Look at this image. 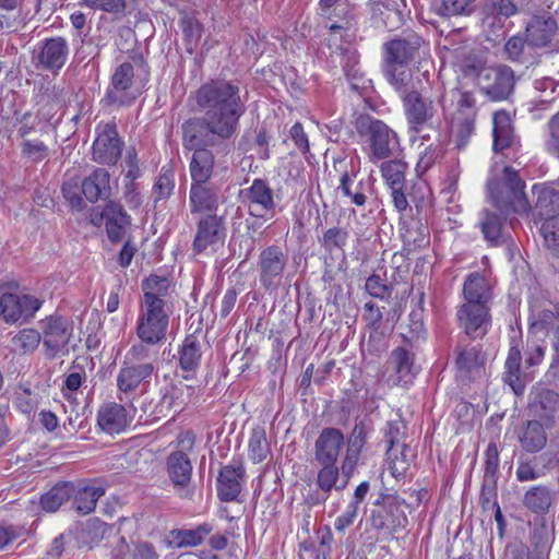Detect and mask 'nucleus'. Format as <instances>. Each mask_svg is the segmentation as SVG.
<instances>
[{"mask_svg":"<svg viewBox=\"0 0 559 559\" xmlns=\"http://www.w3.org/2000/svg\"><path fill=\"white\" fill-rule=\"evenodd\" d=\"M190 98L203 116L182 124L183 146L194 151L190 162L192 183L207 182L214 167V155L207 147L221 146L237 136L247 99L238 82L221 79L205 82Z\"/></svg>","mask_w":559,"mask_h":559,"instance_id":"nucleus-1","label":"nucleus"},{"mask_svg":"<svg viewBox=\"0 0 559 559\" xmlns=\"http://www.w3.org/2000/svg\"><path fill=\"white\" fill-rule=\"evenodd\" d=\"M345 447L343 432L333 427L324 428L314 441V460L321 468L317 475V486L324 492L342 491L349 480L343 479L337 461Z\"/></svg>","mask_w":559,"mask_h":559,"instance_id":"nucleus-2","label":"nucleus"},{"mask_svg":"<svg viewBox=\"0 0 559 559\" xmlns=\"http://www.w3.org/2000/svg\"><path fill=\"white\" fill-rule=\"evenodd\" d=\"M487 188L493 206L502 214H521L528 211L530 203L524 192L525 182L512 167H504L502 178L490 179Z\"/></svg>","mask_w":559,"mask_h":559,"instance_id":"nucleus-3","label":"nucleus"},{"mask_svg":"<svg viewBox=\"0 0 559 559\" xmlns=\"http://www.w3.org/2000/svg\"><path fill=\"white\" fill-rule=\"evenodd\" d=\"M404 115L412 139L430 140L431 133L439 134L438 109L432 99L419 92L406 94L402 98Z\"/></svg>","mask_w":559,"mask_h":559,"instance_id":"nucleus-4","label":"nucleus"},{"mask_svg":"<svg viewBox=\"0 0 559 559\" xmlns=\"http://www.w3.org/2000/svg\"><path fill=\"white\" fill-rule=\"evenodd\" d=\"M195 437L191 431H185L177 437V450L166 459V472L175 491L181 498H191L189 489L192 476V463L189 453L193 450Z\"/></svg>","mask_w":559,"mask_h":559,"instance_id":"nucleus-5","label":"nucleus"},{"mask_svg":"<svg viewBox=\"0 0 559 559\" xmlns=\"http://www.w3.org/2000/svg\"><path fill=\"white\" fill-rule=\"evenodd\" d=\"M169 316L165 307L159 306L154 299L141 302L136 322V335L139 340L147 343H162L166 340Z\"/></svg>","mask_w":559,"mask_h":559,"instance_id":"nucleus-6","label":"nucleus"},{"mask_svg":"<svg viewBox=\"0 0 559 559\" xmlns=\"http://www.w3.org/2000/svg\"><path fill=\"white\" fill-rule=\"evenodd\" d=\"M366 135L368 158L373 163L391 158L400 151L396 132L381 120L371 119Z\"/></svg>","mask_w":559,"mask_h":559,"instance_id":"nucleus-7","label":"nucleus"},{"mask_svg":"<svg viewBox=\"0 0 559 559\" xmlns=\"http://www.w3.org/2000/svg\"><path fill=\"white\" fill-rule=\"evenodd\" d=\"M287 264L288 255L282 247L271 245L264 248L258 259L260 285L269 292H275L282 283Z\"/></svg>","mask_w":559,"mask_h":559,"instance_id":"nucleus-8","label":"nucleus"},{"mask_svg":"<svg viewBox=\"0 0 559 559\" xmlns=\"http://www.w3.org/2000/svg\"><path fill=\"white\" fill-rule=\"evenodd\" d=\"M92 145V159L100 165H116L121 158L123 140L115 122L99 123Z\"/></svg>","mask_w":559,"mask_h":559,"instance_id":"nucleus-9","label":"nucleus"},{"mask_svg":"<svg viewBox=\"0 0 559 559\" xmlns=\"http://www.w3.org/2000/svg\"><path fill=\"white\" fill-rule=\"evenodd\" d=\"M46 356L55 358L69 353L68 344L72 336V325L62 317H49L41 322Z\"/></svg>","mask_w":559,"mask_h":559,"instance_id":"nucleus-10","label":"nucleus"},{"mask_svg":"<svg viewBox=\"0 0 559 559\" xmlns=\"http://www.w3.org/2000/svg\"><path fill=\"white\" fill-rule=\"evenodd\" d=\"M476 84L491 99H506L513 88V71L507 66L487 67L479 73Z\"/></svg>","mask_w":559,"mask_h":559,"instance_id":"nucleus-11","label":"nucleus"},{"mask_svg":"<svg viewBox=\"0 0 559 559\" xmlns=\"http://www.w3.org/2000/svg\"><path fill=\"white\" fill-rule=\"evenodd\" d=\"M41 301L32 295L5 293L0 297V314L7 323L26 321L34 317Z\"/></svg>","mask_w":559,"mask_h":559,"instance_id":"nucleus-12","label":"nucleus"},{"mask_svg":"<svg viewBox=\"0 0 559 559\" xmlns=\"http://www.w3.org/2000/svg\"><path fill=\"white\" fill-rule=\"evenodd\" d=\"M226 237L225 218L223 215L206 214L197 224V233L192 249L197 253H203L209 248L214 249Z\"/></svg>","mask_w":559,"mask_h":559,"instance_id":"nucleus-13","label":"nucleus"},{"mask_svg":"<svg viewBox=\"0 0 559 559\" xmlns=\"http://www.w3.org/2000/svg\"><path fill=\"white\" fill-rule=\"evenodd\" d=\"M425 40L414 32H404L403 35L384 44V63L408 64L419 56Z\"/></svg>","mask_w":559,"mask_h":559,"instance_id":"nucleus-14","label":"nucleus"},{"mask_svg":"<svg viewBox=\"0 0 559 559\" xmlns=\"http://www.w3.org/2000/svg\"><path fill=\"white\" fill-rule=\"evenodd\" d=\"M460 326L472 338L484 336L490 326L488 305L464 302L457 310Z\"/></svg>","mask_w":559,"mask_h":559,"instance_id":"nucleus-15","label":"nucleus"},{"mask_svg":"<svg viewBox=\"0 0 559 559\" xmlns=\"http://www.w3.org/2000/svg\"><path fill=\"white\" fill-rule=\"evenodd\" d=\"M405 507L407 506L404 500L388 498L382 508L372 512L371 526L377 531H388L390 533L404 528L408 523L404 511Z\"/></svg>","mask_w":559,"mask_h":559,"instance_id":"nucleus-16","label":"nucleus"},{"mask_svg":"<svg viewBox=\"0 0 559 559\" xmlns=\"http://www.w3.org/2000/svg\"><path fill=\"white\" fill-rule=\"evenodd\" d=\"M370 429L362 421H356L355 426L345 442V455L341 462V471L343 472V479L349 480L360 460L362 450L367 443Z\"/></svg>","mask_w":559,"mask_h":559,"instance_id":"nucleus-17","label":"nucleus"},{"mask_svg":"<svg viewBox=\"0 0 559 559\" xmlns=\"http://www.w3.org/2000/svg\"><path fill=\"white\" fill-rule=\"evenodd\" d=\"M134 80V68L130 62H123L116 68L106 98L110 104L118 106L130 105L135 95L130 93Z\"/></svg>","mask_w":559,"mask_h":559,"instance_id":"nucleus-18","label":"nucleus"},{"mask_svg":"<svg viewBox=\"0 0 559 559\" xmlns=\"http://www.w3.org/2000/svg\"><path fill=\"white\" fill-rule=\"evenodd\" d=\"M189 201L191 213L216 214L219 204L225 201V195L217 186L210 181L191 183Z\"/></svg>","mask_w":559,"mask_h":559,"instance_id":"nucleus-19","label":"nucleus"},{"mask_svg":"<svg viewBox=\"0 0 559 559\" xmlns=\"http://www.w3.org/2000/svg\"><path fill=\"white\" fill-rule=\"evenodd\" d=\"M528 409L535 420L552 427L559 411V393L549 389L538 390L532 395Z\"/></svg>","mask_w":559,"mask_h":559,"instance_id":"nucleus-20","label":"nucleus"},{"mask_svg":"<svg viewBox=\"0 0 559 559\" xmlns=\"http://www.w3.org/2000/svg\"><path fill=\"white\" fill-rule=\"evenodd\" d=\"M246 197L251 215L260 218L274 216L275 201L273 190L264 180L254 179L247 189Z\"/></svg>","mask_w":559,"mask_h":559,"instance_id":"nucleus-21","label":"nucleus"},{"mask_svg":"<svg viewBox=\"0 0 559 559\" xmlns=\"http://www.w3.org/2000/svg\"><path fill=\"white\" fill-rule=\"evenodd\" d=\"M558 29L557 21L548 14L534 15L526 24L528 48L548 47Z\"/></svg>","mask_w":559,"mask_h":559,"instance_id":"nucleus-22","label":"nucleus"},{"mask_svg":"<svg viewBox=\"0 0 559 559\" xmlns=\"http://www.w3.org/2000/svg\"><path fill=\"white\" fill-rule=\"evenodd\" d=\"M69 46L64 38L52 37L41 41L37 52V66L45 70L61 69L68 58Z\"/></svg>","mask_w":559,"mask_h":559,"instance_id":"nucleus-23","label":"nucleus"},{"mask_svg":"<svg viewBox=\"0 0 559 559\" xmlns=\"http://www.w3.org/2000/svg\"><path fill=\"white\" fill-rule=\"evenodd\" d=\"M383 73L388 82L401 94V97L406 94L418 92L417 82L418 78L414 74H418V71L408 67V64L402 63H383Z\"/></svg>","mask_w":559,"mask_h":559,"instance_id":"nucleus-24","label":"nucleus"},{"mask_svg":"<svg viewBox=\"0 0 559 559\" xmlns=\"http://www.w3.org/2000/svg\"><path fill=\"white\" fill-rule=\"evenodd\" d=\"M528 376L522 367V354L518 346H511L504 362L503 381L508 384L515 395H522Z\"/></svg>","mask_w":559,"mask_h":559,"instance_id":"nucleus-25","label":"nucleus"},{"mask_svg":"<svg viewBox=\"0 0 559 559\" xmlns=\"http://www.w3.org/2000/svg\"><path fill=\"white\" fill-rule=\"evenodd\" d=\"M155 366L151 362L124 364L117 376V388L120 393L134 392L142 381L151 378Z\"/></svg>","mask_w":559,"mask_h":559,"instance_id":"nucleus-26","label":"nucleus"},{"mask_svg":"<svg viewBox=\"0 0 559 559\" xmlns=\"http://www.w3.org/2000/svg\"><path fill=\"white\" fill-rule=\"evenodd\" d=\"M245 475L241 465L224 466L217 478V496L222 501H235L241 491L240 480Z\"/></svg>","mask_w":559,"mask_h":559,"instance_id":"nucleus-27","label":"nucleus"},{"mask_svg":"<svg viewBox=\"0 0 559 559\" xmlns=\"http://www.w3.org/2000/svg\"><path fill=\"white\" fill-rule=\"evenodd\" d=\"M493 150L495 152H503L512 148L518 144V138L514 134L511 117L506 110H499L493 114Z\"/></svg>","mask_w":559,"mask_h":559,"instance_id":"nucleus-28","label":"nucleus"},{"mask_svg":"<svg viewBox=\"0 0 559 559\" xmlns=\"http://www.w3.org/2000/svg\"><path fill=\"white\" fill-rule=\"evenodd\" d=\"M129 418L124 406L117 403L104 404L97 415L98 426L108 433H119L129 425Z\"/></svg>","mask_w":559,"mask_h":559,"instance_id":"nucleus-29","label":"nucleus"},{"mask_svg":"<svg viewBox=\"0 0 559 559\" xmlns=\"http://www.w3.org/2000/svg\"><path fill=\"white\" fill-rule=\"evenodd\" d=\"M108 238L114 241H120L130 225V217L122 205L116 202H108L103 210Z\"/></svg>","mask_w":559,"mask_h":559,"instance_id":"nucleus-30","label":"nucleus"},{"mask_svg":"<svg viewBox=\"0 0 559 559\" xmlns=\"http://www.w3.org/2000/svg\"><path fill=\"white\" fill-rule=\"evenodd\" d=\"M531 328L538 331H545L551 336V345L559 356V305L552 309H543L535 313L532 311L530 317Z\"/></svg>","mask_w":559,"mask_h":559,"instance_id":"nucleus-31","label":"nucleus"},{"mask_svg":"<svg viewBox=\"0 0 559 559\" xmlns=\"http://www.w3.org/2000/svg\"><path fill=\"white\" fill-rule=\"evenodd\" d=\"M110 175L105 168H96L81 183V191L90 202L106 199L110 194Z\"/></svg>","mask_w":559,"mask_h":559,"instance_id":"nucleus-32","label":"nucleus"},{"mask_svg":"<svg viewBox=\"0 0 559 559\" xmlns=\"http://www.w3.org/2000/svg\"><path fill=\"white\" fill-rule=\"evenodd\" d=\"M507 215L491 212L489 210H483L479 214V228L484 235V238L495 245L499 246L506 241L504 226Z\"/></svg>","mask_w":559,"mask_h":559,"instance_id":"nucleus-33","label":"nucleus"},{"mask_svg":"<svg viewBox=\"0 0 559 559\" xmlns=\"http://www.w3.org/2000/svg\"><path fill=\"white\" fill-rule=\"evenodd\" d=\"M388 365L395 372V378H391L393 384L406 385L412 381L414 377L413 356L405 348H395L391 353Z\"/></svg>","mask_w":559,"mask_h":559,"instance_id":"nucleus-34","label":"nucleus"},{"mask_svg":"<svg viewBox=\"0 0 559 559\" xmlns=\"http://www.w3.org/2000/svg\"><path fill=\"white\" fill-rule=\"evenodd\" d=\"M456 352V367L461 376L472 377L484 368L486 355L478 346H459Z\"/></svg>","mask_w":559,"mask_h":559,"instance_id":"nucleus-35","label":"nucleus"},{"mask_svg":"<svg viewBox=\"0 0 559 559\" xmlns=\"http://www.w3.org/2000/svg\"><path fill=\"white\" fill-rule=\"evenodd\" d=\"M554 501L552 491L545 485L530 487L523 496V506L535 514L548 513Z\"/></svg>","mask_w":559,"mask_h":559,"instance_id":"nucleus-36","label":"nucleus"},{"mask_svg":"<svg viewBox=\"0 0 559 559\" xmlns=\"http://www.w3.org/2000/svg\"><path fill=\"white\" fill-rule=\"evenodd\" d=\"M194 389L190 385L183 384L180 382L179 384H171L167 388L157 405L159 412L164 411L169 412H178L183 408V406L188 403L190 396L192 395Z\"/></svg>","mask_w":559,"mask_h":559,"instance_id":"nucleus-37","label":"nucleus"},{"mask_svg":"<svg viewBox=\"0 0 559 559\" xmlns=\"http://www.w3.org/2000/svg\"><path fill=\"white\" fill-rule=\"evenodd\" d=\"M465 302H478L488 305L491 298V290L486 278L479 273H471L463 285Z\"/></svg>","mask_w":559,"mask_h":559,"instance_id":"nucleus-38","label":"nucleus"},{"mask_svg":"<svg viewBox=\"0 0 559 559\" xmlns=\"http://www.w3.org/2000/svg\"><path fill=\"white\" fill-rule=\"evenodd\" d=\"M438 135L439 134L431 133L430 140L419 139L420 143L417 146L418 162L416 164V171L420 176L429 170L441 155V144Z\"/></svg>","mask_w":559,"mask_h":559,"instance_id":"nucleus-39","label":"nucleus"},{"mask_svg":"<svg viewBox=\"0 0 559 559\" xmlns=\"http://www.w3.org/2000/svg\"><path fill=\"white\" fill-rule=\"evenodd\" d=\"M414 457L415 452L408 444L388 448L386 463L392 476L395 478L404 476Z\"/></svg>","mask_w":559,"mask_h":559,"instance_id":"nucleus-40","label":"nucleus"},{"mask_svg":"<svg viewBox=\"0 0 559 559\" xmlns=\"http://www.w3.org/2000/svg\"><path fill=\"white\" fill-rule=\"evenodd\" d=\"M544 424L538 420H530L520 436L521 447L530 453H535L544 449L547 442V436L544 430Z\"/></svg>","mask_w":559,"mask_h":559,"instance_id":"nucleus-41","label":"nucleus"},{"mask_svg":"<svg viewBox=\"0 0 559 559\" xmlns=\"http://www.w3.org/2000/svg\"><path fill=\"white\" fill-rule=\"evenodd\" d=\"M105 495V489L102 486H83L78 489L74 488V508L83 515L90 514L95 510L96 502Z\"/></svg>","mask_w":559,"mask_h":559,"instance_id":"nucleus-42","label":"nucleus"},{"mask_svg":"<svg viewBox=\"0 0 559 559\" xmlns=\"http://www.w3.org/2000/svg\"><path fill=\"white\" fill-rule=\"evenodd\" d=\"M534 210L536 215L544 221L550 219L551 217H558L559 192L552 188L540 189L537 194Z\"/></svg>","mask_w":559,"mask_h":559,"instance_id":"nucleus-43","label":"nucleus"},{"mask_svg":"<svg viewBox=\"0 0 559 559\" xmlns=\"http://www.w3.org/2000/svg\"><path fill=\"white\" fill-rule=\"evenodd\" d=\"M74 492V486L70 483H59L40 498L41 508L48 512H56L67 502Z\"/></svg>","mask_w":559,"mask_h":559,"instance_id":"nucleus-44","label":"nucleus"},{"mask_svg":"<svg viewBox=\"0 0 559 559\" xmlns=\"http://www.w3.org/2000/svg\"><path fill=\"white\" fill-rule=\"evenodd\" d=\"M170 282L166 277L151 275L142 283L143 299L146 302L154 299L159 306L165 307V297L168 294Z\"/></svg>","mask_w":559,"mask_h":559,"instance_id":"nucleus-45","label":"nucleus"},{"mask_svg":"<svg viewBox=\"0 0 559 559\" xmlns=\"http://www.w3.org/2000/svg\"><path fill=\"white\" fill-rule=\"evenodd\" d=\"M202 352L201 344L197 336L188 335L179 352V364L183 370L192 371L197 369L200 362Z\"/></svg>","mask_w":559,"mask_h":559,"instance_id":"nucleus-46","label":"nucleus"},{"mask_svg":"<svg viewBox=\"0 0 559 559\" xmlns=\"http://www.w3.org/2000/svg\"><path fill=\"white\" fill-rule=\"evenodd\" d=\"M406 169V163L401 159H390L381 165V174L386 185L395 189L404 188Z\"/></svg>","mask_w":559,"mask_h":559,"instance_id":"nucleus-47","label":"nucleus"},{"mask_svg":"<svg viewBox=\"0 0 559 559\" xmlns=\"http://www.w3.org/2000/svg\"><path fill=\"white\" fill-rule=\"evenodd\" d=\"M499 467V450L495 442H490L485 452L484 490L492 492L497 484Z\"/></svg>","mask_w":559,"mask_h":559,"instance_id":"nucleus-48","label":"nucleus"},{"mask_svg":"<svg viewBox=\"0 0 559 559\" xmlns=\"http://www.w3.org/2000/svg\"><path fill=\"white\" fill-rule=\"evenodd\" d=\"M349 234L342 227H332L326 229L320 238V243L329 253L336 251L343 252L348 241Z\"/></svg>","mask_w":559,"mask_h":559,"instance_id":"nucleus-49","label":"nucleus"},{"mask_svg":"<svg viewBox=\"0 0 559 559\" xmlns=\"http://www.w3.org/2000/svg\"><path fill=\"white\" fill-rule=\"evenodd\" d=\"M159 343H147L145 341H141L136 344H133L128 354L127 359L131 362H151L155 366V362L158 358V352L155 348Z\"/></svg>","mask_w":559,"mask_h":559,"instance_id":"nucleus-50","label":"nucleus"},{"mask_svg":"<svg viewBox=\"0 0 559 559\" xmlns=\"http://www.w3.org/2000/svg\"><path fill=\"white\" fill-rule=\"evenodd\" d=\"M249 456L253 463H260L264 461L270 453V447L266 441L265 431L262 428H255L252 430L249 439Z\"/></svg>","mask_w":559,"mask_h":559,"instance_id":"nucleus-51","label":"nucleus"},{"mask_svg":"<svg viewBox=\"0 0 559 559\" xmlns=\"http://www.w3.org/2000/svg\"><path fill=\"white\" fill-rule=\"evenodd\" d=\"M527 45V37L525 34H516L511 36L504 44V53L507 59L513 62L523 63Z\"/></svg>","mask_w":559,"mask_h":559,"instance_id":"nucleus-52","label":"nucleus"},{"mask_svg":"<svg viewBox=\"0 0 559 559\" xmlns=\"http://www.w3.org/2000/svg\"><path fill=\"white\" fill-rule=\"evenodd\" d=\"M12 341L24 353L34 352L41 341V334L34 329H24Z\"/></svg>","mask_w":559,"mask_h":559,"instance_id":"nucleus-53","label":"nucleus"},{"mask_svg":"<svg viewBox=\"0 0 559 559\" xmlns=\"http://www.w3.org/2000/svg\"><path fill=\"white\" fill-rule=\"evenodd\" d=\"M456 114L454 117L476 118V99L471 92H456Z\"/></svg>","mask_w":559,"mask_h":559,"instance_id":"nucleus-54","label":"nucleus"},{"mask_svg":"<svg viewBox=\"0 0 559 559\" xmlns=\"http://www.w3.org/2000/svg\"><path fill=\"white\" fill-rule=\"evenodd\" d=\"M516 11V5L512 0H485L484 2V12L487 15L510 17Z\"/></svg>","mask_w":559,"mask_h":559,"instance_id":"nucleus-55","label":"nucleus"},{"mask_svg":"<svg viewBox=\"0 0 559 559\" xmlns=\"http://www.w3.org/2000/svg\"><path fill=\"white\" fill-rule=\"evenodd\" d=\"M406 424L401 420H393L386 424L385 438L389 443V448L400 447L406 443Z\"/></svg>","mask_w":559,"mask_h":559,"instance_id":"nucleus-56","label":"nucleus"},{"mask_svg":"<svg viewBox=\"0 0 559 559\" xmlns=\"http://www.w3.org/2000/svg\"><path fill=\"white\" fill-rule=\"evenodd\" d=\"M453 128L457 136V146L463 147L475 130V118L454 117Z\"/></svg>","mask_w":559,"mask_h":559,"instance_id":"nucleus-57","label":"nucleus"},{"mask_svg":"<svg viewBox=\"0 0 559 559\" xmlns=\"http://www.w3.org/2000/svg\"><path fill=\"white\" fill-rule=\"evenodd\" d=\"M547 247L551 250L559 248V217L546 219L540 228Z\"/></svg>","mask_w":559,"mask_h":559,"instance_id":"nucleus-58","label":"nucleus"},{"mask_svg":"<svg viewBox=\"0 0 559 559\" xmlns=\"http://www.w3.org/2000/svg\"><path fill=\"white\" fill-rule=\"evenodd\" d=\"M174 187L173 176L167 173L162 174L153 186L152 197L154 202L168 198L173 193Z\"/></svg>","mask_w":559,"mask_h":559,"instance_id":"nucleus-59","label":"nucleus"},{"mask_svg":"<svg viewBox=\"0 0 559 559\" xmlns=\"http://www.w3.org/2000/svg\"><path fill=\"white\" fill-rule=\"evenodd\" d=\"M22 154L33 162H40L48 156V147L41 141L26 140L22 143Z\"/></svg>","mask_w":559,"mask_h":559,"instance_id":"nucleus-60","label":"nucleus"},{"mask_svg":"<svg viewBox=\"0 0 559 559\" xmlns=\"http://www.w3.org/2000/svg\"><path fill=\"white\" fill-rule=\"evenodd\" d=\"M85 5L94 10H100L112 14L122 13L126 9V0H82Z\"/></svg>","mask_w":559,"mask_h":559,"instance_id":"nucleus-61","label":"nucleus"},{"mask_svg":"<svg viewBox=\"0 0 559 559\" xmlns=\"http://www.w3.org/2000/svg\"><path fill=\"white\" fill-rule=\"evenodd\" d=\"M340 189L342 190L343 194L349 198L355 205L364 206L366 204L367 200H365L364 193L354 191L352 188V177L346 169L342 173L340 179Z\"/></svg>","mask_w":559,"mask_h":559,"instance_id":"nucleus-62","label":"nucleus"},{"mask_svg":"<svg viewBox=\"0 0 559 559\" xmlns=\"http://www.w3.org/2000/svg\"><path fill=\"white\" fill-rule=\"evenodd\" d=\"M519 481H533L543 476L540 469L531 461H520L515 472Z\"/></svg>","mask_w":559,"mask_h":559,"instance_id":"nucleus-63","label":"nucleus"},{"mask_svg":"<svg viewBox=\"0 0 559 559\" xmlns=\"http://www.w3.org/2000/svg\"><path fill=\"white\" fill-rule=\"evenodd\" d=\"M549 138L546 141L547 150L559 157V112L548 123Z\"/></svg>","mask_w":559,"mask_h":559,"instance_id":"nucleus-64","label":"nucleus"}]
</instances>
